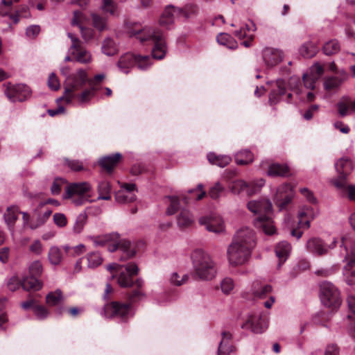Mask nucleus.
I'll list each match as a JSON object with an SVG mask.
<instances>
[{
	"label": "nucleus",
	"instance_id": "7ed1b4c3",
	"mask_svg": "<svg viewBox=\"0 0 355 355\" xmlns=\"http://www.w3.org/2000/svg\"><path fill=\"white\" fill-rule=\"evenodd\" d=\"M247 207L251 212L258 215V216L254 219V225L257 228L262 230L268 235L275 233L276 228L270 217L272 204L268 199L261 198L250 200L248 202Z\"/></svg>",
	"mask_w": 355,
	"mask_h": 355
},
{
	"label": "nucleus",
	"instance_id": "a211bd4d",
	"mask_svg": "<svg viewBox=\"0 0 355 355\" xmlns=\"http://www.w3.org/2000/svg\"><path fill=\"white\" fill-rule=\"evenodd\" d=\"M232 241L252 250L255 245L254 232L248 227L241 228L236 232Z\"/></svg>",
	"mask_w": 355,
	"mask_h": 355
},
{
	"label": "nucleus",
	"instance_id": "5fc2aeb1",
	"mask_svg": "<svg viewBox=\"0 0 355 355\" xmlns=\"http://www.w3.org/2000/svg\"><path fill=\"white\" fill-rule=\"evenodd\" d=\"M324 72V69L323 66L318 62H316L310 67L309 71L306 74H308L315 80H318L323 75Z\"/></svg>",
	"mask_w": 355,
	"mask_h": 355
},
{
	"label": "nucleus",
	"instance_id": "4c0bfd02",
	"mask_svg": "<svg viewBox=\"0 0 355 355\" xmlns=\"http://www.w3.org/2000/svg\"><path fill=\"white\" fill-rule=\"evenodd\" d=\"M217 42L230 49H235L238 46L236 41L227 33H220L217 36Z\"/></svg>",
	"mask_w": 355,
	"mask_h": 355
},
{
	"label": "nucleus",
	"instance_id": "20e7f679",
	"mask_svg": "<svg viewBox=\"0 0 355 355\" xmlns=\"http://www.w3.org/2000/svg\"><path fill=\"white\" fill-rule=\"evenodd\" d=\"M193 275L196 279L210 281L217 272L216 263L211 257L201 249L193 250L191 254Z\"/></svg>",
	"mask_w": 355,
	"mask_h": 355
},
{
	"label": "nucleus",
	"instance_id": "393cba45",
	"mask_svg": "<svg viewBox=\"0 0 355 355\" xmlns=\"http://www.w3.org/2000/svg\"><path fill=\"white\" fill-rule=\"evenodd\" d=\"M315 214L313 208L304 207L302 208L298 213L299 225L300 227L309 228L310 222L314 218Z\"/></svg>",
	"mask_w": 355,
	"mask_h": 355
},
{
	"label": "nucleus",
	"instance_id": "37998d69",
	"mask_svg": "<svg viewBox=\"0 0 355 355\" xmlns=\"http://www.w3.org/2000/svg\"><path fill=\"white\" fill-rule=\"evenodd\" d=\"M87 216L85 213L80 214L76 218L73 226V232L74 234H80L83 232L84 227L87 223Z\"/></svg>",
	"mask_w": 355,
	"mask_h": 355
},
{
	"label": "nucleus",
	"instance_id": "58836bf2",
	"mask_svg": "<svg viewBox=\"0 0 355 355\" xmlns=\"http://www.w3.org/2000/svg\"><path fill=\"white\" fill-rule=\"evenodd\" d=\"M288 173V167L285 165L272 164L269 165L267 174L269 176H284Z\"/></svg>",
	"mask_w": 355,
	"mask_h": 355
},
{
	"label": "nucleus",
	"instance_id": "2f4dec72",
	"mask_svg": "<svg viewBox=\"0 0 355 355\" xmlns=\"http://www.w3.org/2000/svg\"><path fill=\"white\" fill-rule=\"evenodd\" d=\"M98 196L97 200H110L111 199L112 186L107 181H101L97 187Z\"/></svg>",
	"mask_w": 355,
	"mask_h": 355
},
{
	"label": "nucleus",
	"instance_id": "680f3d73",
	"mask_svg": "<svg viewBox=\"0 0 355 355\" xmlns=\"http://www.w3.org/2000/svg\"><path fill=\"white\" fill-rule=\"evenodd\" d=\"M54 223L59 227H64L67 225V218L64 214L55 213L53 216Z\"/></svg>",
	"mask_w": 355,
	"mask_h": 355
},
{
	"label": "nucleus",
	"instance_id": "13d9d810",
	"mask_svg": "<svg viewBox=\"0 0 355 355\" xmlns=\"http://www.w3.org/2000/svg\"><path fill=\"white\" fill-rule=\"evenodd\" d=\"M101 8L105 12H108L111 15L116 14V6L113 0H103Z\"/></svg>",
	"mask_w": 355,
	"mask_h": 355
},
{
	"label": "nucleus",
	"instance_id": "39448f33",
	"mask_svg": "<svg viewBox=\"0 0 355 355\" xmlns=\"http://www.w3.org/2000/svg\"><path fill=\"white\" fill-rule=\"evenodd\" d=\"M130 37H135L141 42L153 41L154 47L152 55L154 58L161 60L164 58L166 52V45L163 33L150 27L134 28L130 31Z\"/></svg>",
	"mask_w": 355,
	"mask_h": 355
},
{
	"label": "nucleus",
	"instance_id": "aec40b11",
	"mask_svg": "<svg viewBox=\"0 0 355 355\" xmlns=\"http://www.w3.org/2000/svg\"><path fill=\"white\" fill-rule=\"evenodd\" d=\"M199 223L205 225L207 230L215 234H220L225 231L224 222L219 216H205L199 219Z\"/></svg>",
	"mask_w": 355,
	"mask_h": 355
},
{
	"label": "nucleus",
	"instance_id": "4d7b16f0",
	"mask_svg": "<svg viewBox=\"0 0 355 355\" xmlns=\"http://www.w3.org/2000/svg\"><path fill=\"white\" fill-rule=\"evenodd\" d=\"M220 288L224 294H230L234 288V281L230 277L224 278L220 282Z\"/></svg>",
	"mask_w": 355,
	"mask_h": 355
},
{
	"label": "nucleus",
	"instance_id": "2eb2a0df",
	"mask_svg": "<svg viewBox=\"0 0 355 355\" xmlns=\"http://www.w3.org/2000/svg\"><path fill=\"white\" fill-rule=\"evenodd\" d=\"M5 94L12 102H22L26 101L31 94L30 88L24 84H8Z\"/></svg>",
	"mask_w": 355,
	"mask_h": 355
},
{
	"label": "nucleus",
	"instance_id": "09e8293b",
	"mask_svg": "<svg viewBox=\"0 0 355 355\" xmlns=\"http://www.w3.org/2000/svg\"><path fill=\"white\" fill-rule=\"evenodd\" d=\"M250 185L247 189V195L252 196L257 193L260 191L262 187L265 184V180L262 178L248 182Z\"/></svg>",
	"mask_w": 355,
	"mask_h": 355
},
{
	"label": "nucleus",
	"instance_id": "c03bdc74",
	"mask_svg": "<svg viewBox=\"0 0 355 355\" xmlns=\"http://www.w3.org/2000/svg\"><path fill=\"white\" fill-rule=\"evenodd\" d=\"M92 25L99 31H103L107 28V19L98 14L92 13L91 15Z\"/></svg>",
	"mask_w": 355,
	"mask_h": 355
},
{
	"label": "nucleus",
	"instance_id": "4468645a",
	"mask_svg": "<svg viewBox=\"0 0 355 355\" xmlns=\"http://www.w3.org/2000/svg\"><path fill=\"white\" fill-rule=\"evenodd\" d=\"M340 258L346 265L343 268V275L348 284H352L355 282V262H352V257L349 255L348 246L347 245H340Z\"/></svg>",
	"mask_w": 355,
	"mask_h": 355
},
{
	"label": "nucleus",
	"instance_id": "603ef678",
	"mask_svg": "<svg viewBox=\"0 0 355 355\" xmlns=\"http://www.w3.org/2000/svg\"><path fill=\"white\" fill-rule=\"evenodd\" d=\"M46 303L50 306L58 305L62 300V295L60 290L49 293L46 297Z\"/></svg>",
	"mask_w": 355,
	"mask_h": 355
},
{
	"label": "nucleus",
	"instance_id": "6ab92c4d",
	"mask_svg": "<svg viewBox=\"0 0 355 355\" xmlns=\"http://www.w3.org/2000/svg\"><path fill=\"white\" fill-rule=\"evenodd\" d=\"M293 196V187L289 184H283L277 189L275 200L279 209H283L292 200Z\"/></svg>",
	"mask_w": 355,
	"mask_h": 355
},
{
	"label": "nucleus",
	"instance_id": "338daca9",
	"mask_svg": "<svg viewBox=\"0 0 355 355\" xmlns=\"http://www.w3.org/2000/svg\"><path fill=\"white\" fill-rule=\"evenodd\" d=\"M340 245H347L349 255L352 257V262H355V241H351L346 238H343Z\"/></svg>",
	"mask_w": 355,
	"mask_h": 355
},
{
	"label": "nucleus",
	"instance_id": "1a4fd4ad",
	"mask_svg": "<svg viewBox=\"0 0 355 355\" xmlns=\"http://www.w3.org/2000/svg\"><path fill=\"white\" fill-rule=\"evenodd\" d=\"M322 303L331 308H337L340 304V293L335 286L329 282H323L320 285Z\"/></svg>",
	"mask_w": 355,
	"mask_h": 355
},
{
	"label": "nucleus",
	"instance_id": "f8f14e48",
	"mask_svg": "<svg viewBox=\"0 0 355 355\" xmlns=\"http://www.w3.org/2000/svg\"><path fill=\"white\" fill-rule=\"evenodd\" d=\"M251 251L248 247L232 241L227 248L228 261L233 266L244 264L250 257Z\"/></svg>",
	"mask_w": 355,
	"mask_h": 355
},
{
	"label": "nucleus",
	"instance_id": "49530a36",
	"mask_svg": "<svg viewBox=\"0 0 355 355\" xmlns=\"http://www.w3.org/2000/svg\"><path fill=\"white\" fill-rule=\"evenodd\" d=\"M250 185L248 182L242 180H237L232 182L230 189L234 193H240L241 192H245L247 193V189Z\"/></svg>",
	"mask_w": 355,
	"mask_h": 355
},
{
	"label": "nucleus",
	"instance_id": "6e6552de",
	"mask_svg": "<svg viewBox=\"0 0 355 355\" xmlns=\"http://www.w3.org/2000/svg\"><path fill=\"white\" fill-rule=\"evenodd\" d=\"M104 313L107 318H114L126 322L134 315L131 303L112 302L104 306Z\"/></svg>",
	"mask_w": 355,
	"mask_h": 355
},
{
	"label": "nucleus",
	"instance_id": "4be33fe9",
	"mask_svg": "<svg viewBox=\"0 0 355 355\" xmlns=\"http://www.w3.org/2000/svg\"><path fill=\"white\" fill-rule=\"evenodd\" d=\"M262 57L265 64L268 67H272L282 61L283 53L279 49L266 48L262 51Z\"/></svg>",
	"mask_w": 355,
	"mask_h": 355
},
{
	"label": "nucleus",
	"instance_id": "ddd939ff",
	"mask_svg": "<svg viewBox=\"0 0 355 355\" xmlns=\"http://www.w3.org/2000/svg\"><path fill=\"white\" fill-rule=\"evenodd\" d=\"M335 168L338 177L332 182L337 189H344L347 177L353 170L352 162L348 158L343 157L335 163Z\"/></svg>",
	"mask_w": 355,
	"mask_h": 355
},
{
	"label": "nucleus",
	"instance_id": "774afa93",
	"mask_svg": "<svg viewBox=\"0 0 355 355\" xmlns=\"http://www.w3.org/2000/svg\"><path fill=\"white\" fill-rule=\"evenodd\" d=\"M343 193H345L351 200L355 201V185L347 184L345 182V187L344 189H338Z\"/></svg>",
	"mask_w": 355,
	"mask_h": 355
},
{
	"label": "nucleus",
	"instance_id": "8fccbe9b",
	"mask_svg": "<svg viewBox=\"0 0 355 355\" xmlns=\"http://www.w3.org/2000/svg\"><path fill=\"white\" fill-rule=\"evenodd\" d=\"M337 107L338 113L342 117L347 116L349 108H351L349 98L347 96L343 97L338 103Z\"/></svg>",
	"mask_w": 355,
	"mask_h": 355
},
{
	"label": "nucleus",
	"instance_id": "f3484780",
	"mask_svg": "<svg viewBox=\"0 0 355 355\" xmlns=\"http://www.w3.org/2000/svg\"><path fill=\"white\" fill-rule=\"evenodd\" d=\"M336 242V239L334 238L332 243L327 246L321 239L312 238L308 240L306 247L309 252L318 256H322L327 254L329 249L334 248Z\"/></svg>",
	"mask_w": 355,
	"mask_h": 355
},
{
	"label": "nucleus",
	"instance_id": "bf43d9fd",
	"mask_svg": "<svg viewBox=\"0 0 355 355\" xmlns=\"http://www.w3.org/2000/svg\"><path fill=\"white\" fill-rule=\"evenodd\" d=\"M43 271L42 264L40 261H35L29 266L30 275L39 277Z\"/></svg>",
	"mask_w": 355,
	"mask_h": 355
},
{
	"label": "nucleus",
	"instance_id": "69168bd1",
	"mask_svg": "<svg viewBox=\"0 0 355 355\" xmlns=\"http://www.w3.org/2000/svg\"><path fill=\"white\" fill-rule=\"evenodd\" d=\"M48 86L52 90H58L60 87V81L54 73H51L48 78Z\"/></svg>",
	"mask_w": 355,
	"mask_h": 355
},
{
	"label": "nucleus",
	"instance_id": "423d86ee",
	"mask_svg": "<svg viewBox=\"0 0 355 355\" xmlns=\"http://www.w3.org/2000/svg\"><path fill=\"white\" fill-rule=\"evenodd\" d=\"M107 269L112 274V278L117 277V282L121 287H130L134 284L132 277L139 272V268L134 262L126 265H119L112 263L107 266Z\"/></svg>",
	"mask_w": 355,
	"mask_h": 355
},
{
	"label": "nucleus",
	"instance_id": "9d476101",
	"mask_svg": "<svg viewBox=\"0 0 355 355\" xmlns=\"http://www.w3.org/2000/svg\"><path fill=\"white\" fill-rule=\"evenodd\" d=\"M67 35L71 41L68 53L71 55L73 59L79 63H90L92 60V55L88 50L82 46L81 41L72 33H69Z\"/></svg>",
	"mask_w": 355,
	"mask_h": 355
},
{
	"label": "nucleus",
	"instance_id": "0e129e2a",
	"mask_svg": "<svg viewBox=\"0 0 355 355\" xmlns=\"http://www.w3.org/2000/svg\"><path fill=\"white\" fill-rule=\"evenodd\" d=\"M189 192L192 194V198L196 200H201L206 195V192L203 190V185L202 184H198L197 187L193 189H191Z\"/></svg>",
	"mask_w": 355,
	"mask_h": 355
},
{
	"label": "nucleus",
	"instance_id": "cd10ccee",
	"mask_svg": "<svg viewBox=\"0 0 355 355\" xmlns=\"http://www.w3.org/2000/svg\"><path fill=\"white\" fill-rule=\"evenodd\" d=\"M103 53L107 56H113L119 51L116 42L111 37H106L103 40L101 46Z\"/></svg>",
	"mask_w": 355,
	"mask_h": 355
},
{
	"label": "nucleus",
	"instance_id": "a18cd8bd",
	"mask_svg": "<svg viewBox=\"0 0 355 355\" xmlns=\"http://www.w3.org/2000/svg\"><path fill=\"white\" fill-rule=\"evenodd\" d=\"M87 266L90 268H94L100 266L103 262L101 255L97 252L89 253L87 256Z\"/></svg>",
	"mask_w": 355,
	"mask_h": 355
},
{
	"label": "nucleus",
	"instance_id": "a19ab883",
	"mask_svg": "<svg viewBox=\"0 0 355 355\" xmlns=\"http://www.w3.org/2000/svg\"><path fill=\"white\" fill-rule=\"evenodd\" d=\"M340 49V44L336 40H331L326 42L322 47L323 52L327 55H331L338 53Z\"/></svg>",
	"mask_w": 355,
	"mask_h": 355
},
{
	"label": "nucleus",
	"instance_id": "052dcab7",
	"mask_svg": "<svg viewBox=\"0 0 355 355\" xmlns=\"http://www.w3.org/2000/svg\"><path fill=\"white\" fill-rule=\"evenodd\" d=\"M169 205L166 209V214L168 215L174 214L179 207V200L176 197H168Z\"/></svg>",
	"mask_w": 355,
	"mask_h": 355
},
{
	"label": "nucleus",
	"instance_id": "dca6fc26",
	"mask_svg": "<svg viewBox=\"0 0 355 355\" xmlns=\"http://www.w3.org/2000/svg\"><path fill=\"white\" fill-rule=\"evenodd\" d=\"M243 329L250 330L255 334H261L268 328V320L261 315L250 314L241 324Z\"/></svg>",
	"mask_w": 355,
	"mask_h": 355
},
{
	"label": "nucleus",
	"instance_id": "f257e3e1",
	"mask_svg": "<svg viewBox=\"0 0 355 355\" xmlns=\"http://www.w3.org/2000/svg\"><path fill=\"white\" fill-rule=\"evenodd\" d=\"M87 80V73L83 69L70 74L65 80L63 95L57 99V102L64 101L70 104L76 100L80 104L88 103L94 96L96 89L92 86L83 89Z\"/></svg>",
	"mask_w": 355,
	"mask_h": 355
},
{
	"label": "nucleus",
	"instance_id": "bb28decb",
	"mask_svg": "<svg viewBox=\"0 0 355 355\" xmlns=\"http://www.w3.org/2000/svg\"><path fill=\"white\" fill-rule=\"evenodd\" d=\"M277 89H273L269 96L270 104L277 103L282 96L286 94V83L282 79H278L276 81Z\"/></svg>",
	"mask_w": 355,
	"mask_h": 355
},
{
	"label": "nucleus",
	"instance_id": "e433bc0d",
	"mask_svg": "<svg viewBox=\"0 0 355 355\" xmlns=\"http://www.w3.org/2000/svg\"><path fill=\"white\" fill-rule=\"evenodd\" d=\"M318 51V47L312 42L304 43L299 49L300 55L306 58L313 57Z\"/></svg>",
	"mask_w": 355,
	"mask_h": 355
},
{
	"label": "nucleus",
	"instance_id": "a878e982",
	"mask_svg": "<svg viewBox=\"0 0 355 355\" xmlns=\"http://www.w3.org/2000/svg\"><path fill=\"white\" fill-rule=\"evenodd\" d=\"M121 158V155L119 153H116L114 155L102 157L99 159L98 163L103 168L106 170L108 173H111Z\"/></svg>",
	"mask_w": 355,
	"mask_h": 355
},
{
	"label": "nucleus",
	"instance_id": "f03ea898",
	"mask_svg": "<svg viewBox=\"0 0 355 355\" xmlns=\"http://www.w3.org/2000/svg\"><path fill=\"white\" fill-rule=\"evenodd\" d=\"M94 242L96 245H107L110 252L119 250L121 253L119 260L125 261L135 257L138 251L139 243L133 242L127 239H121L117 232H112L103 236L95 237Z\"/></svg>",
	"mask_w": 355,
	"mask_h": 355
},
{
	"label": "nucleus",
	"instance_id": "473e14b6",
	"mask_svg": "<svg viewBox=\"0 0 355 355\" xmlns=\"http://www.w3.org/2000/svg\"><path fill=\"white\" fill-rule=\"evenodd\" d=\"M177 223L181 228L187 227L193 223V217L188 209H183L178 216Z\"/></svg>",
	"mask_w": 355,
	"mask_h": 355
},
{
	"label": "nucleus",
	"instance_id": "b1692460",
	"mask_svg": "<svg viewBox=\"0 0 355 355\" xmlns=\"http://www.w3.org/2000/svg\"><path fill=\"white\" fill-rule=\"evenodd\" d=\"M222 339L218 348V355H229L234 351V346L230 343L232 334L228 331H223Z\"/></svg>",
	"mask_w": 355,
	"mask_h": 355
},
{
	"label": "nucleus",
	"instance_id": "72a5a7b5",
	"mask_svg": "<svg viewBox=\"0 0 355 355\" xmlns=\"http://www.w3.org/2000/svg\"><path fill=\"white\" fill-rule=\"evenodd\" d=\"M21 286L26 291H38L42 288V283L37 279V277L30 275L23 279Z\"/></svg>",
	"mask_w": 355,
	"mask_h": 355
},
{
	"label": "nucleus",
	"instance_id": "ea45409f",
	"mask_svg": "<svg viewBox=\"0 0 355 355\" xmlns=\"http://www.w3.org/2000/svg\"><path fill=\"white\" fill-rule=\"evenodd\" d=\"M235 161L237 164H248L253 161V155L249 150H244L238 152L235 155Z\"/></svg>",
	"mask_w": 355,
	"mask_h": 355
},
{
	"label": "nucleus",
	"instance_id": "7c9ffc66",
	"mask_svg": "<svg viewBox=\"0 0 355 355\" xmlns=\"http://www.w3.org/2000/svg\"><path fill=\"white\" fill-rule=\"evenodd\" d=\"M18 212L17 207H9L3 214L4 220L10 231H13L15 223L18 218Z\"/></svg>",
	"mask_w": 355,
	"mask_h": 355
},
{
	"label": "nucleus",
	"instance_id": "0eeeda50",
	"mask_svg": "<svg viewBox=\"0 0 355 355\" xmlns=\"http://www.w3.org/2000/svg\"><path fill=\"white\" fill-rule=\"evenodd\" d=\"M91 191L92 186L87 182L71 183L66 187L64 198L71 199L73 204L80 206L93 201L90 200Z\"/></svg>",
	"mask_w": 355,
	"mask_h": 355
},
{
	"label": "nucleus",
	"instance_id": "c756f323",
	"mask_svg": "<svg viewBox=\"0 0 355 355\" xmlns=\"http://www.w3.org/2000/svg\"><path fill=\"white\" fill-rule=\"evenodd\" d=\"M63 259V252L61 248L58 246H51L48 252V260L53 266L60 265Z\"/></svg>",
	"mask_w": 355,
	"mask_h": 355
},
{
	"label": "nucleus",
	"instance_id": "5701e85b",
	"mask_svg": "<svg viewBox=\"0 0 355 355\" xmlns=\"http://www.w3.org/2000/svg\"><path fill=\"white\" fill-rule=\"evenodd\" d=\"M83 14L80 11L75 10L71 20L72 26H78L80 31L82 38L85 42H88L94 38V31L91 28L84 27L81 24Z\"/></svg>",
	"mask_w": 355,
	"mask_h": 355
},
{
	"label": "nucleus",
	"instance_id": "412c9836",
	"mask_svg": "<svg viewBox=\"0 0 355 355\" xmlns=\"http://www.w3.org/2000/svg\"><path fill=\"white\" fill-rule=\"evenodd\" d=\"M181 10L173 6L166 7L159 18V25L167 29L171 28L175 19L180 17Z\"/></svg>",
	"mask_w": 355,
	"mask_h": 355
},
{
	"label": "nucleus",
	"instance_id": "79ce46f5",
	"mask_svg": "<svg viewBox=\"0 0 355 355\" xmlns=\"http://www.w3.org/2000/svg\"><path fill=\"white\" fill-rule=\"evenodd\" d=\"M115 199L119 203H128L135 201L136 196L132 193L120 190L116 193Z\"/></svg>",
	"mask_w": 355,
	"mask_h": 355
},
{
	"label": "nucleus",
	"instance_id": "e2e57ef3",
	"mask_svg": "<svg viewBox=\"0 0 355 355\" xmlns=\"http://www.w3.org/2000/svg\"><path fill=\"white\" fill-rule=\"evenodd\" d=\"M33 311H34L35 316L39 320H44L45 318H46L49 315L48 310L43 306H40V305H37V304L35 305L33 307Z\"/></svg>",
	"mask_w": 355,
	"mask_h": 355
},
{
	"label": "nucleus",
	"instance_id": "6e6d98bb",
	"mask_svg": "<svg viewBox=\"0 0 355 355\" xmlns=\"http://www.w3.org/2000/svg\"><path fill=\"white\" fill-rule=\"evenodd\" d=\"M180 17H184L185 19L196 16L198 14V7L193 4L187 5L183 9L180 8Z\"/></svg>",
	"mask_w": 355,
	"mask_h": 355
},
{
	"label": "nucleus",
	"instance_id": "c9c22d12",
	"mask_svg": "<svg viewBox=\"0 0 355 355\" xmlns=\"http://www.w3.org/2000/svg\"><path fill=\"white\" fill-rule=\"evenodd\" d=\"M272 291V287L268 284H263L259 282L254 283L252 292L254 297L264 298Z\"/></svg>",
	"mask_w": 355,
	"mask_h": 355
},
{
	"label": "nucleus",
	"instance_id": "f704fd0d",
	"mask_svg": "<svg viewBox=\"0 0 355 355\" xmlns=\"http://www.w3.org/2000/svg\"><path fill=\"white\" fill-rule=\"evenodd\" d=\"M207 159L211 164L223 168L231 162V157L227 155H217L214 153L207 154Z\"/></svg>",
	"mask_w": 355,
	"mask_h": 355
},
{
	"label": "nucleus",
	"instance_id": "9b49d317",
	"mask_svg": "<svg viewBox=\"0 0 355 355\" xmlns=\"http://www.w3.org/2000/svg\"><path fill=\"white\" fill-rule=\"evenodd\" d=\"M148 55H136L132 53H126L122 55L118 61V67L119 69L125 73L129 72V69L137 65L141 70H145L146 65H143L142 62H146V64H148Z\"/></svg>",
	"mask_w": 355,
	"mask_h": 355
},
{
	"label": "nucleus",
	"instance_id": "de8ad7c7",
	"mask_svg": "<svg viewBox=\"0 0 355 355\" xmlns=\"http://www.w3.org/2000/svg\"><path fill=\"white\" fill-rule=\"evenodd\" d=\"M189 279L188 275H183L180 276L178 272H173L171 274L168 281L171 285L180 286L187 282Z\"/></svg>",
	"mask_w": 355,
	"mask_h": 355
},
{
	"label": "nucleus",
	"instance_id": "c85d7f7f",
	"mask_svg": "<svg viewBox=\"0 0 355 355\" xmlns=\"http://www.w3.org/2000/svg\"><path fill=\"white\" fill-rule=\"evenodd\" d=\"M291 250V246L287 241H282L277 245L275 248V253L277 257L279 259V266L286 260Z\"/></svg>",
	"mask_w": 355,
	"mask_h": 355
},
{
	"label": "nucleus",
	"instance_id": "3c124183",
	"mask_svg": "<svg viewBox=\"0 0 355 355\" xmlns=\"http://www.w3.org/2000/svg\"><path fill=\"white\" fill-rule=\"evenodd\" d=\"M343 83L338 77L330 76L326 78L324 81V87L326 90H332L338 88Z\"/></svg>",
	"mask_w": 355,
	"mask_h": 355
},
{
	"label": "nucleus",
	"instance_id": "864d4df0",
	"mask_svg": "<svg viewBox=\"0 0 355 355\" xmlns=\"http://www.w3.org/2000/svg\"><path fill=\"white\" fill-rule=\"evenodd\" d=\"M225 188L219 182H217L210 187L208 195L211 199H218L221 194L225 191Z\"/></svg>",
	"mask_w": 355,
	"mask_h": 355
}]
</instances>
